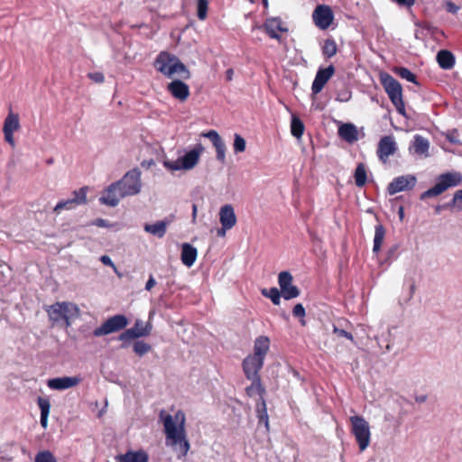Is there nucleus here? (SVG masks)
Listing matches in <instances>:
<instances>
[{
	"label": "nucleus",
	"mask_w": 462,
	"mask_h": 462,
	"mask_svg": "<svg viewBox=\"0 0 462 462\" xmlns=\"http://www.w3.org/2000/svg\"><path fill=\"white\" fill-rule=\"evenodd\" d=\"M393 71L398 76H400L402 79H404L409 82L418 84L416 75L414 73H412L409 69L404 68V67H395L393 69Z\"/></svg>",
	"instance_id": "nucleus-38"
},
{
	"label": "nucleus",
	"mask_w": 462,
	"mask_h": 462,
	"mask_svg": "<svg viewBox=\"0 0 462 462\" xmlns=\"http://www.w3.org/2000/svg\"><path fill=\"white\" fill-rule=\"evenodd\" d=\"M204 147L201 143H198L195 145L193 149L186 152L182 157H180L181 167L183 170H191L193 169L199 162L200 154L203 152Z\"/></svg>",
	"instance_id": "nucleus-18"
},
{
	"label": "nucleus",
	"mask_w": 462,
	"mask_h": 462,
	"mask_svg": "<svg viewBox=\"0 0 462 462\" xmlns=\"http://www.w3.org/2000/svg\"><path fill=\"white\" fill-rule=\"evenodd\" d=\"M170 223V220H162L158 221L154 224H146L144 226V230L147 233H150L159 238H162L164 236L167 231V226Z\"/></svg>",
	"instance_id": "nucleus-28"
},
{
	"label": "nucleus",
	"mask_w": 462,
	"mask_h": 462,
	"mask_svg": "<svg viewBox=\"0 0 462 462\" xmlns=\"http://www.w3.org/2000/svg\"><path fill=\"white\" fill-rule=\"evenodd\" d=\"M355 183L358 188H362L367 181L366 168L364 163H358L354 173Z\"/></svg>",
	"instance_id": "nucleus-31"
},
{
	"label": "nucleus",
	"mask_w": 462,
	"mask_h": 462,
	"mask_svg": "<svg viewBox=\"0 0 462 462\" xmlns=\"http://www.w3.org/2000/svg\"><path fill=\"white\" fill-rule=\"evenodd\" d=\"M380 82L397 112L407 118L402 88L400 82L387 72L380 73Z\"/></svg>",
	"instance_id": "nucleus-4"
},
{
	"label": "nucleus",
	"mask_w": 462,
	"mask_h": 462,
	"mask_svg": "<svg viewBox=\"0 0 462 462\" xmlns=\"http://www.w3.org/2000/svg\"><path fill=\"white\" fill-rule=\"evenodd\" d=\"M88 78L96 83H103L105 81L104 74L98 71L89 73Z\"/></svg>",
	"instance_id": "nucleus-49"
},
{
	"label": "nucleus",
	"mask_w": 462,
	"mask_h": 462,
	"mask_svg": "<svg viewBox=\"0 0 462 462\" xmlns=\"http://www.w3.org/2000/svg\"><path fill=\"white\" fill-rule=\"evenodd\" d=\"M219 220L226 228H232L236 224V217L231 205H225L220 208Z\"/></svg>",
	"instance_id": "nucleus-22"
},
{
	"label": "nucleus",
	"mask_w": 462,
	"mask_h": 462,
	"mask_svg": "<svg viewBox=\"0 0 462 462\" xmlns=\"http://www.w3.org/2000/svg\"><path fill=\"white\" fill-rule=\"evenodd\" d=\"M164 166L169 169V170H171V171H180V170H183V168L181 167V162H180V158H179L178 160L176 161H165L163 162Z\"/></svg>",
	"instance_id": "nucleus-46"
},
{
	"label": "nucleus",
	"mask_w": 462,
	"mask_h": 462,
	"mask_svg": "<svg viewBox=\"0 0 462 462\" xmlns=\"http://www.w3.org/2000/svg\"><path fill=\"white\" fill-rule=\"evenodd\" d=\"M151 350V346L143 341H136L134 344V351L139 356H143Z\"/></svg>",
	"instance_id": "nucleus-42"
},
{
	"label": "nucleus",
	"mask_w": 462,
	"mask_h": 462,
	"mask_svg": "<svg viewBox=\"0 0 462 462\" xmlns=\"http://www.w3.org/2000/svg\"><path fill=\"white\" fill-rule=\"evenodd\" d=\"M263 31L272 39L281 42L282 37L280 32H287V28L282 27V21L279 18L268 19L263 24Z\"/></svg>",
	"instance_id": "nucleus-21"
},
{
	"label": "nucleus",
	"mask_w": 462,
	"mask_h": 462,
	"mask_svg": "<svg viewBox=\"0 0 462 462\" xmlns=\"http://www.w3.org/2000/svg\"><path fill=\"white\" fill-rule=\"evenodd\" d=\"M167 90L174 98L180 102L186 101L190 95L189 86L180 79H174L169 83Z\"/></svg>",
	"instance_id": "nucleus-17"
},
{
	"label": "nucleus",
	"mask_w": 462,
	"mask_h": 462,
	"mask_svg": "<svg viewBox=\"0 0 462 462\" xmlns=\"http://www.w3.org/2000/svg\"><path fill=\"white\" fill-rule=\"evenodd\" d=\"M246 148V142L239 134L234 135V152L236 153L244 152Z\"/></svg>",
	"instance_id": "nucleus-41"
},
{
	"label": "nucleus",
	"mask_w": 462,
	"mask_h": 462,
	"mask_svg": "<svg viewBox=\"0 0 462 462\" xmlns=\"http://www.w3.org/2000/svg\"><path fill=\"white\" fill-rule=\"evenodd\" d=\"M35 462H57L53 454L49 450L40 451L35 457Z\"/></svg>",
	"instance_id": "nucleus-43"
},
{
	"label": "nucleus",
	"mask_w": 462,
	"mask_h": 462,
	"mask_svg": "<svg viewBox=\"0 0 462 462\" xmlns=\"http://www.w3.org/2000/svg\"><path fill=\"white\" fill-rule=\"evenodd\" d=\"M81 379L78 376H64L48 380L47 385L53 390H65L78 385Z\"/></svg>",
	"instance_id": "nucleus-20"
},
{
	"label": "nucleus",
	"mask_w": 462,
	"mask_h": 462,
	"mask_svg": "<svg viewBox=\"0 0 462 462\" xmlns=\"http://www.w3.org/2000/svg\"><path fill=\"white\" fill-rule=\"evenodd\" d=\"M45 310L53 324L63 320L67 326L70 325V319L77 318L79 315L78 306L69 301L56 302L45 307Z\"/></svg>",
	"instance_id": "nucleus-5"
},
{
	"label": "nucleus",
	"mask_w": 462,
	"mask_h": 462,
	"mask_svg": "<svg viewBox=\"0 0 462 462\" xmlns=\"http://www.w3.org/2000/svg\"><path fill=\"white\" fill-rule=\"evenodd\" d=\"M37 404L41 410V425L43 429L48 426V417L51 410V402L47 398L38 397Z\"/></svg>",
	"instance_id": "nucleus-29"
},
{
	"label": "nucleus",
	"mask_w": 462,
	"mask_h": 462,
	"mask_svg": "<svg viewBox=\"0 0 462 462\" xmlns=\"http://www.w3.org/2000/svg\"><path fill=\"white\" fill-rule=\"evenodd\" d=\"M351 432L356 438L361 451H364L370 444V427L369 423L361 416H351Z\"/></svg>",
	"instance_id": "nucleus-8"
},
{
	"label": "nucleus",
	"mask_w": 462,
	"mask_h": 462,
	"mask_svg": "<svg viewBox=\"0 0 462 462\" xmlns=\"http://www.w3.org/2000/svg\"><path fill=\"white\" fill-rule=\"evenodd\" d=\"M441 208H446L444 207V205H443V206H438V207L436 208V213H439V211L441 210Z\"/></svg>",
	"instance_id": "nucleus-58"
},
{
	"label": "nucleus",
	"mask_w": 462,
	"mask_h": 462,
	"mask_svg": "<svg viewBox=\"0 0 462 462\" xmlns=\"http://www.w3.org/2000/svg\"><path fill=\"white\" fill-rule=\"evenodd\" d=\"M462 181V175L459 172H448L441 174L436 184L420 195V199L433 198L442 194L448 188L456 187Z\"/></svg>",
	"instance_id": "nucleus-6"
},
{
	"label": "nucleus",
	"mask_w": 462,
	"mask_h": 462,
	"mask_svg": "<svg viewBox=\"0 0 462 462\" xmlns=\"http://www.w3.org/2000/svg\"><path fill=\"white\" fill-rule=\"evenodd\" d=\"M304 124L297 116H292L291 122V133L296 138H300L304 133Z\"/></svg>",
	"instance_id": "nucleus-36"
},
{
	"label": "nucleus",
	"mask_w": 462,
	"mask_h": 462,
	"mask_svg": "<svg viewBox=\"0 0 462 462\" xmlns=\"http://www.w3.org/2000/svg\"><path fill=\"white\" fill-rule=\"evenodd\" d=\"M155 283H156L155 280H154V279H153V277L151 275V276H150V278H149V280L147 281V282H146V284H145V289H146L147 291L152 290V288H153V287H154Z\"/></svg>",
	"instance_id": "nucleus-54"
},
{
	"label": "nucleus",
	"mask_w": 462,
	"mask_h": 462,
	"mask_svg": "<svg viewBox=\"0 0 462 462\" xmlns=\"http://www.w3.org/2000/svg\"><path fill=\"white\" fill-rule=\"evenodd\" d=\"M128 325L127 318L123 314H117L107 319L100 327L93 331L95 337H102L124 329Z\"/></svg>",
	"instance_id": "nucleus-9"
},
{
	"label": "nucleus",
	"mask_w": 462,
	"mask_h": 462,
	"mask_svg": "<svg viewBox=\"0 0 462 462\" xmlns=\"http://www.w3.org/2000/svg\"><path fill=\"white\" fill-rule=\"evenodd\" d=\"M88 188L87 186H84L78 190H74L72 193L73 198L58 202L53 208V212L59 215L62 210H71L79 205L86 204L88 201Z\"/></svg>",
	"instance_id": "nucleus-10"
},
{
	"label": "nucleus",
	"mask_w": 462,
	"mask_h": 462,
	"mask_svg": "<svg viewBox=\"0 0 462 462\" xmlns=\"http://www.w3.org/2000/svg\"><path fill=\"white\" fill-rule=\"evenodd\" d=\"M270 349V339L266 336H259L254 343V353L243 361V370L246 378L261 377L260 370L263 366L265 356Z\"/></svg>",
	"instance_id": "nucleus-2"
},
{
	"label": "nucleus",
	"mask_w": 462,
	"mask_h": 462,
	"mask_svg": "<svg viewBox=\"0 0 462 462\" xmlns=\"http://www.w3.org/2000/svg\"><path fill=\"white\" fill-rule=\"evenodd\" d=\"M333 332H334L337 337H346V339H348V340H350V341H354V337H353V335H352L350 332L346 331L345 329L338 328L337 327L334 326V328H333Z\"/></svg>",
	"instance_id": "nucleus-47"
},
{
	"label": "nucleus",
	"mask_w": 462,
	"mask_h": 462,
	"mask_svg": "<svg viewBox=\"0 0 462 462\" xmlns=\"http://www.w3.org/2000/svg\"><path fill=\"white\" fill-rule=\"evenodd\" d=\"M100 261L105 264V265H107V266H111L113 268H115V264L114 263L112 262V260L110 259L109 256L107 255H102L101 258H100Z\"/></svg>",
	"instance_id": "nucleus-53"
},
{
	"label": "nucleus",
	"mask_w": 462,
	"mask_h": 462,
	"mask_svg": "<svg viewBox=\"0 0 462 462\" xmlns=\"http://www.w3.org/2000/svg\"><path fill=\"white\" fill-rule=\"evenodd\" d=\"M256 412L259 423H264L266 429L268 430L269 420L264 398H262V400H259L258 402L256 403Z\"/></svg>",
	"instance_id": "nucleus-32"
},
{
	"label": "nucleus",
	"mask_w": 462,
	"mask_h": 462,
	"mask_svg": "<svg viewBox=\"0 0 462 462\" xmlns=\"http://www.w3.org/2000/svg\"><path fill=\"white\" fill-rule=\"evenodd\" d=\"M214 147L216 149L217 160L218 162H220L221 163H225L226 147V144L223 142V140L220 143H218L217 145H214Z\"/></svg>",
	"instance_id": "nucleus-44"
},
{
	"label": "nucleus",
	"mask_w": 462,
	"mask_h": 462,
	"mask_svg": "<svg viewBox=\"0 0 462 462\" xmlns=\"http://www.w3.org/2000/svg\"><path fill=\"white\" fill-rule=\"evenodd\" d=\"M293 277L287 271L281 272L278 275L280 291L284 300H291L300 295V290L292 284Z\"/></svg>",
	"instance_id": "nucleus-11"
},
{
	"label": "nucleus",
	"mask_w": 462,
	"mask_h": 462,
	"mask_svg": "<svg viewBox=\"0 0 462 462\" xmlns=\"http://www.w3.org/2000/svg\"><path fill=\"white\" fill-rule=\"evenodd\" d=\"M160 418L163 422L167 445L171 447L179 445L180 455L185 457L190 448L189 442L186 438L185 414L181 411H178L172 416L162 411Z\"/></svg>",
	"instance_id": "nucleus-1"
},
{
	"label": "nucleus",
	"mask_w": 462,
	"mask_h": 462,
	"mask_svg": "<svg viewBox=\"0 0 462 462\" xmlns=\"http://www.w3.org/2000/svg\"><path fill=\"white\" fill-rule=\"evenodd\" d=\"M445 7H446L447 12L451 13V14H457V11L459 10V6L451 1H446Z\"/></svg>",
	"instance_id": "nucleus-51"
},
{
	"label": "nucleus",
	"mask_w": 462,
	"mask_h": 462,
	"mask_svg": "<svg viewBox=\"0 0 462 462\" xmlns=\"http://www.w3.org/2000/svg\"><path fill=\"white\" fill-rule=\"evenodd\" d=\"M335 73V67L333 65H329L325 69H319L315 76V79L312 82L311 90L313 94H319L330 78Z\"/></svg>",
	"instance_id": "nucleus-16"
},
{
	"label": "nucleus",
	"mask_w": 462,
	"mask_h": 462,
	"mask_svg": "<svg viewBox=\"0 0 462 462\" xmlns=\"http://www.w3.org/2000/svg\"><path fill=\"white\" fill-rule=\"evenodd\" d=\"M292 315L296 318L305 317V315H306L305 309L301 303H298L293 307Z\"/></svg>",
	"instance_id": "nucleus-48"
},
{
	"label": "nucleus",
	"mask_w": 462,
	"mask_h": 462,
	"mask_svg": "<svg viewBox=\"0 0 462 462\" xmlns=\"http://www.w3.org/2000/svg\"><path fill=\"white\" fill-rule=\"evenodd\" d=\"M201 135L209 139L211 141L213 146L217 145L218 143H220L222 141V138L220 137L218 133L215 130H209L206 133H203Z\"/></svg>",
	"instance_id": "nucleus-45"
},
{
	"label": "nucleus",
	"mask_w": 462,
	"mask_h": 462,
	"mask_svg": "<svg viewBox=\"0 0 462 462\" xmlns=\"http://www.w3.org/2000/svg\"><path fill=\"white\" fill-rule=\"evenodd\" d=\"M196 212H197V207H196V205H193V216L194 217L196 216Z\"/></svg>",
	"instance_id": "nucleus-60"
},
{
	"label": "nucleus",
	"mask_w": 462,
	"mask_h": 462,
	"mask_svg": "<svg viewBox=\"0 0 462 462\" xmlns=\"http://www.w3.org/2000/svg\"><path fill=\"white\" fill-rule=\"evenodd\" d=\"M312 19L318 28L326 30L333 23L334 14L328 5H319L313 11Z\"/></svg>",
	"instance_id": "nucleus-12"
},
{
	"label": "nucleus",
	"mask_w": 462,
	"mask_h": 462,
	"mask_svg": "<svg viewBox=\"0 0 462 462\" xmlns=\"http://www.w3.org/2000/svg\"><path fill=\"white\" fill-rule=\"evenodd\" d=\"M116 182L118 185L121 196L136 195L142 188L141 171L139 169L134 168L127 171L120 180Z\"/></svg>",
	"instance_id": "nucleus-7"
},
{
	"label": "nucleus",
	"mask_w": 462,
	"mask_h": 462,
	"mask_svg": "<svg viewBox=\"0 0 462 462\" xmlns=\"http://www.w3.org/2000/svg\"><path fill=\"white\" fill-rule=\"evenodd\" d=\"M446 208H456L457 211H462V189L455 192L453 199L444 205Z\"/></svg>",
	"instance_id": "nucleus-39"
},
{
	"label": "nucleus",
	"mask_w": 462,
	"mask_h": 462,
	"mask_svg": "<svg viewBox=\"0 0 462 462\" xmlns=\"http://www.w3.org/2000/svg\"><path fill=\"white\" fill-rule=\"evenodd\" d=\"M264 5H267V0H263Z\"/></svg>",
	"instance_id": "nucleus-61"
},
{
	"label": "nucleus",
	"mask_w": 462,
	"mask_h": 462,
	"mask_svg": "<svg viewBox=\"0 0 462 462\" xmlns=\"http://www.w3.org/2000/svg\"><path fill=\"white\" fill-rule=\"evenodd\" d=\"M20 127L19 115L10 111L4 121L3 133L5 142L12 147L15 146L14 134L18 131Z\"/></svg>",
	"instance_id": "nucleus-13"
},
{
	"label": "nucleus",
	"mask_w": 462,
	"mask_h": 462,
	"mask_svg": "<svg viewBox=\"0 0 462 462\" xmlns=\"http://www.w3.org/2000/svg\"><path fill=\"white\" fill-rule=\"evenodd\" d=\"M430 147L429 141L420 134L414 136L413 149L417 154H424L428 152Z\"/></svg>",
	"instance_id": "nucleus-33"
},
{
	"label": "nucleus",
	"mask_w": 462,
	"mask_h": 462,
	"mask_svg": "<svg viewBox=\"0 0 462 462\" xmlns=\"http://www.w3.org/2000/svg\"><path fill=\"white\" fill-rule=\"evenodd\" d=\"M261 292L264 297L269 298L274 305L280 304L281 297L282 295V291L277 288L273 287L271 289H263Z\"/></svg>",
	"instance_id": "nucleus-37"
},
{
	"label": "nucleus",
	"mask_w": 462,
	"mask_h": 462,
	"mask_svg": "<svg viewBox=\"0 0 462 462\" xmlns=\"http://www.w3.org/2000/svg\"><path fill=\"white\" fill-rule=\"evenodd\" d=\"M233 76H234V69H228L226 71V79L227 81H231L233 79Z\"/></svg>",
	"instance_id": "nucleus-55"
},
{
	"label": "nucleus",
	"mask_w": 462,
	"mask_h": 462,
	"mask_svg": "<svg viewBox=\"0 0 462 462\" xmlns=\"http://www.w3.org/2000/svg\"><path fill=\"white\" fill-rule=\"evenodd\" d=\"M154 68L167 78H172L178 75L183 79H189L190 71L184 63L174 54L168 51H161L155 60Z\"/></svg>",
	"instance_id": "nucleus-3"
},
{
	"label": "nucleus",
	"mask_w": 462,
	"mask_h": 462,
	"mask_svg": "<svg viewBox=\"0 0 462 462\" xmlns=\"http://www.w3.org/2000/svg\"><path fill=\"white\" fill-rule=\"evenodd\" d=\"M392 1L401 6H406V7H411L415 3V0H392Z\"/></svg>",
	"instance_id": "nucleus-52"
},
{
	"label": "nucleus",
	"mask_w": 462,
	"mask_h": 462,
	"mask_svg": "<svg viewBox=\"0 0 462 462\" xmlns=\"http://www.w3.org/2000/svg\"><path fill=\"white\" fill-rule=\"evenodd\" d=\"M198 255L197 249L188 243H184L181 246L180 259L184 265L190 267L194 264Z\"/></svg>",
	"instance_id": "nucleus-25"
},
{
	"label": "nucleus",
	"mask_w": 462,
	"mask_h": 462,
	"mask_svg": "<svg viewBox=\"0 0 462 462\" xmlns=\"http://www.w3.org/2000/svg\"><path fill=\"white\" fill-rule=\"evenodd\" d=\"M247 379L250 380L252 383L249 386L245 388L246 394L249 397H254L258 395L260 397L259 400H262L265 393V388L262 383L261 377Z\"/></svg>",
	"instance_id": "nucleus-26"
},
{
	"label": "nucleus",
	"mask_w": 462,
	"mask_h": 462,
	"mask_svg": "<svg viewBox=\"0 0 462 462\" xmlns=\"http://www.w3.org/2000/svg\"><path fill=\"white\" fill-rule=\"evenodd\" d=\"M208 10V0H197V16L203 21L207 18Z\"/></svg>",
	"instance_id": "nucleus-40"
},
{
	"label": "nucleus",
	"mask_w": 462,
	"mask_h": 462,
	"mask_svg": "<svg viewBox=\"0 0 462 462\" xmlns=\"http://www.w3.org/2000/svg\"><path fill=\"white\" fill-rule=\"evenodd\" d=\"M47 162H48L49 164H51V163H52V160L51 159V160H49Z\"/></svg>",
	"instance_id": "nucleus-62"
},
{
	"label": "nucleus",
	"mask_w": 462,
	"mask_h": 462,
	"mask_svg": "<svg viewBox=\"0 0 462 462\" xmlns=\"http://www.w3.org/2000/svg\"><path fill=\"white\" fill-rule=\"evenodd\" d=\"M322 55L326 59H331L337 52V45L333 38H328L324 41L321 47Z\"/></svg>",
	"instance_id": "nucleus-30"
},
{
	"label": "nucleus",
	"mask_w": 462,
	"mask_h": 462,
	"mask_svg": "<svg viewBox=\"0 0 462 462\" xmlns=\"http://www.w3.org/2000/svg\"><path fill=\"white\" fill-rule=\"evenodd\" d=\"M397 149L393 136L385 135L378 143L376 154L383 163H386L389 161V157L393 155Z\"/></svg>",
	"instance_id": "nucleus-15"
},
{
	"label": "nucleus",
	"mask_w": 462,
	"mask_h": 462,
	"mask_svg": "<svg viewBox=\"0 0 462 462\" xmlns=\"http://www.w3.org/2000/svg\"><path fill=\"white\" fill-rule=\"evenodd\" d=\"M339 136L349 143H353L358 140V131L353 124H343L338 128Z\"/></svg>",
	"instance_id": "nucleus-24"
},
{
	"label": "nucleus",
	"mask_w": 462,
	"mask_h": 462,
	"mask_svg": "<svg viewBox=\"0 0 462 462\" xmlns=\"http://www.w3.org/2000/svg\"><path fill=\"white\" fill-rule=\"evenodd\" d=\"M132 329H134L135 332H140L142 330L144 331H150L151 332V327H148L147 325H143V322L142 320H136L134 327L131 328Z\"/></svg>",
	"instance_id": "nucleus-50"
},
{
	"label": "nucleus",
	"mask_w": 462,
	"mask_h": 462,
	"mask_svg": "<svg viewBox=\"0 0 462 462\" xmlns=\"http://www.w3.org/2000/svg\"><path fill=\"white\" fill-rule=\"evenodd\" d=\"M125 197V196L120 195L118 185H116V182H114L106 189L103 196L99 198V201L101 204L109 207H116L119 203L120 199Z\"/></svg>",
	"instance_id": "nucleus-19"
},
{
	"label": "nucleus",
	"mask_w": 462,
	"mask_h": 462,
	"mask_svg": "<svg viewBox=\"0 0 462 462\" xmlns=\"http://www.w3.org/2000/svg\"><path fill=\"white\" fill-rule=\"evenodd\" d=\"M399 214H400V217L402 218V216H403V209H402V208H400Z\"/></svg>",
	"instance_id": "nucleus-59"
},
{
	"label": "nucleus",
	"mask_w": 462,
	"mask_h": 462,
	"mask_svg": "<svg viewBox=\"0 0 462 462\" xmlns=\"http://www.w3.org/2000/svg\"><path fill=\"white\" fill-rule=\"evenodd\" d=\"M153 164H154V161L152 159L150 161H143L141 162V165L143 168H150Z\"/></svg>",
	"instance_id": "nucleus-56"
},
{
	"label": "nucleus",
	"mask_w": 462,
	"mask_h": 462,
	"mask_svg": "<svg viewBox=\"0 0 462 462\" xmlns=\"http://www.w3.org/2000/svg\"><path fill=\"white\" fill-rule=\"evenodd\" d=\"M148 335H150V331L142 330L140 332H135L134 329L128 328L120 334L118 339L126 342L141 337H146Z\"/></svg>",
	"instance_id": "nucleus-35"
},
{
	"label": "nucleus",
	"mask_w": 462,
	"mask_h": 462,
	"mask_svg": "<svg viewBox=\"0 0 462 462\" xmlns=\"http://www.w3.org/2000/svg\"><path fill=\"white\" fill-rule=\"evenodd\" d=\"M437 61L443 69H450L455 65V56L448 50H441L437 54Z\"/></svg>",
	"instance_id": "nucleus-27"
},
{
	"label": "nucleus",
	"mask_w": 462,
	"mask_h": 462,
	"mask_svg": "<svg viewBox=\"0 0 462 462\" xmlns=\"http://www.w3.org/2000/svg\"><path fill=\"white\" fill-rule=\"evenodd\" d=\"M116 460L117 462H148L149 456L143 449L137 451L129 450L125 454L117 455Z\"/></svg>",
	"instance_id": "nucleus-23"
},
{
	"label": "nucleus",
	"mask_w": 462,
	"mask_h": 462,
	"mask_svg": "<svg viewBox=\"0 0 462 462\" xmlns=\"http://www.w3.org/2000/svg\"><path fill=\"white\" fill-rule=\"evenodd\" d=\"M417 179L414 175H402L394 178L388 185L387 191L390 195H394L398 192L410 190L416 185Z\"/></svg>",
	"instance_id": "nucleus-14"
},
{
	"label": "nucleus",
	"mask_w": 462,
	"mask_h": 462,
	"mask_svg": "<svg viewBox=\"0 0 462 462\" xmlns=\"http://www.w3.org/2000/svg\"><path fill=\"white\" fill-rule=\"evenodd\" d=\"M385 236V229L383 225L375 226L374 230V246L373 251L377 253L380 251L382 244L383 242Z\"/></svg>",
	"instance_id": "nucleus-34"
},
{
	"label": "nucleus",
	"mask_w": 462,
	"mask_h": 462,
	"mask_svg": "<svg viewBox=\"0 0 462 462\" xmlns=\"http://www.w3.org/2000/svg\"><path fill=\"white\" fill-rule=\"evenodd\" d=\"M228 229L229 228H226L222 226V227L217 230V236H224L226 235V230H228Z\"/></svg>",
	"instance_id": "nucleus-57"
}]
</instances>
